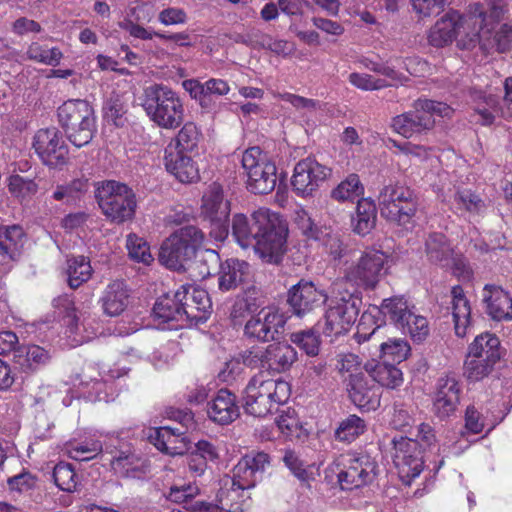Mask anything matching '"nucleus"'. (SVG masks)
<instances>
[{
    "instance_id": "f257e3e1",
    "label": "nucleus",
    "mask_w": 512,
    "mask_h": 512,
    "mask_svg": "<svg viewBox=\"0 0 512 512\" xmlns=\"http://www.w3.org/2000/svg\"><path fill=\"white\" fill-rule=\"evenodd\" d=\"M231 232L241 247H253L265 263L277 265L287 252L288 224L280 214L267 208H259L250 216L235 214Z\"/></svg>"
},
{
    "instance_id": "f03ea898",
    "label": "nucleus",
    "mask_w": 512,
    "mask_h": 512,
    "mask_svg": "<svg viewBox=\"0 0 512 512\" xmlns=\"http://www.w3.org/2000/svg\"><path fill=\"white\" fill-rule=\"evenodd\" d=\"M381 215L398 232H412L417 224L418 198L409 187L400 184L385 185L378 196Z\"/></svg>"
},
{
    "instance_id": "7ed1b4c3",
    "label": "nucleus",
    "mask_w": 512,
    "mask_h": 512,
    "mask_svg": "<svg viewBox=\"0 0 512 512\" xmlns=\"http://www.w3.org/2000/svg\"><path fill=\"white\" fill-rule=\"evenodd\" d=\"M290 397V385L284 380L265 379L263 373L253 376L243 394V408L255 417H264Z\"/></svg>"
},
{
    "instance_id": "20e7f679",
    "label": "nucleus",
    "mask_w": 512,
    "mask_h": 512,
    "mask_svg": "<svg viewBox=\"0 0 512 512\" xmlns=\"http://www.w3.org/2000/svg\"><path fill=\"white\" fill-rule=\"evenodd\" d=\"M468 26H472L468 39H460L458 47L472 49L480 44L484 49L496 48L499 52L510 49L512 44V26L501 24L489 27L487 15L480 3L469 6L468 16L464 19Z\"/></svg>"
},
{
    "instance_id": "39448f33",
    "label": "nucleus",
    "mask_w": 512,
    "mask_h": 512,
    "mask_svg": "<svg viewBox=\"0 0 512 512\" xmlns=\"http://www.w3.org/2000/svg\"><path fill=\"white\" fill-rule=\"evenodd\" d=\"M141 105L147 116L159 127L175 129L184 120V107L179 95L163 84H152L143 90Z\"/></svg>"
},
{
    "instance_id": "423d86ee",
    "label": "nucleus",
    "mask_w": 512,
    "mask_h": 512,
    "mask_svg": "<svg viewBox=\"0 0 512 512\" xmlns=\"http://www.w3.org/2000/svg\"><path fill=\"white\" fill-rule=\"evenodd\" d=\"M452 113L453 109L446 103L419 98L413 102L411 110L394 116L390 127L405 138H413L435 127V115L450 117Z\"/></svg>"
},
{
    "instance_id": "0eeeda50",
    "label": "nucleus",
    "mask_w": 512,
    "mask_h": 512,
    "mask_svg": "<svg viewBox=\"0 0 512 512\" xmlns=\"http://www.w3.org/2000/svg\"><path fill=\"white\" fill-rule=\"evenodd\" d=\"M57 116L67 139L76 147L88 145L96 132L93 106L85 99H69L58 107Z\"/></svg>"
},
{
    "instance_id": "6e6552de",
    "label": "nucleus",
    "mask_w": 512,
    "mask_h": 512,
    "mask_svg": "<svg viewBox=\"0 0 512 512\" xmlns=\"http://www.w3.org/2000/svg\"><path fill=\"white\" fill-rule=\"evenodd\" d=\"M204 238V233L196 226L180 227L161 245L159 261L173 270L190 269Z\"/></svg>"
},
{
    "instance_id": "1a4fd4ad",
    "label": "nucleus",
    "mask_w": 512,
    "mask_h": 512,
    "mask_svg": "<svg viewBox=\"0 0 512 512\" xmlns=\"http://www.w3.org/2000/svg\"><path fill=\"white\" fill-rule=\"evenodd\" d=\"M95 198L103 214L114 223L120 224L134 217L135 193L124 183L114 180L99 183Z\"/></svg>"
},
{
    "instance_id": "9d476101",
    "label": "nucleus",
    "mask_w": 512,
    "mask_h": 512,
    "mask_svg": "<svg viewBox=\"0 0 512 512\" xmlns=\"http://www.w3.org/2000/svg\"><path fill=\"white\" fill-rule=\"evenodd\" d=\"M247 176L246 187L254 194H268L277 184V167L259 147H250L242 155Z\"/></svg>"
},
{
    "instance_id": "9b49d317",
    "label": "nucleus",
    "mask_w": 512,
    "mask_h": 512,
    "mask_svg": "<svg viewBox=\"0 0 512 512\" xmlns=\"http://www.w3.org/2000/svg\"><path fill=\"white\" fill-rule=\"evenodd\" d=\"M360 304L361 299L354 293L332 298L324 315L323 335L331 341L345 335L358 317Z\"/></svg>"
},
{
    "instance_id": "f8f14e48",
    "label": "nucleus",
    "mask_w": 512,
    "mask_h": 512,
    "mask_svg": "<svg viewBox=\"0 0 512 512\" xmlns=\"http://www.w3.org/2000/svg\"><path fill=\"white\" fill-rule=\"evenodd\" d=\"M230 202L224 199L223 189L213 183L202 198L201 215L209 224V235L223 242L229 235Z\"/></svg>"
},
{
    "instance_id": "ddd939ff",
    "label": "nucleus",
    "mask_w": 512,
    "mask_h": 512,
    "mask_svg": "<svg viewBox=\"0 0 512 512\" xmlns=\"http://www.w3.org/2000/svg\"><path fill=\"white\" fill-rule=\"evenodd\" d=\"M377 464L368 455L350 457L332 463L326 472L337 475L338 483L343 490H352L371 483L376 476Z\"/></svg>"
},
{
    "instance_id": "4468645a",
    "label": "nucleus",
    "mask_w": 512,
    "mask_h": 512,
    "mask_svg": "<svg viewBox=\"0 0 512 512\" xmlns=\"http://www.w3.org/2000/svg\"><path fill=\"white\" fill-rule=\"evenodd\" d=\"M286 322L287 317L278 309L263 308L246 322L244 334L261 342L275 341L284 334Z\"/></svg>"
},
{
    "instance_id": "2eb2a0df",
    "label": "nucleus",
    "mask_w": 512,
    "mask_h": 512,
    "mask_svg": "<svg viewBox=\"0 0 512 512\" xmlns=\"http://www.w3.org/2000/svg\"><path fill=\"white\" fill-rule=\"evenodd\" d=\"M33 147L43 164L51 168H59L67 163L68 146L61 132L55 127L37 131Z\"/></svg>"
},
{
    "instance_id": "dca6fc26",
    "label": "nucleus",
    "mask_w": 512,
    "mask_h": 512,
    "mask_svg": "<svg viewBox=\"0 0 512 512\" xmlns=\"http://www.w3.org/2000/svg\"><path fill=\"white\" fill-rule=\"evenodd\" d=\"M343 383L352 403L361 409L376 410L380 406V388L369 373L359 371L344 376Z\"/></svg>"
},
{
    "instance_id": "f3484780",
    "label": "nucleus",
    "mask_w": 512,
    "mask_h": 512,
    "mask_svg": "<svg viewBox=\"0 0 512 512\" xmlns=\"http://www.w3.org/2000/svg\"><path fill=\"white\" fill-rule=\"evenodd\" d=\"M331 169L313 158L300 160L294 167L291 184L299 196H312L330 175Z\"/></svg>"
},
{
    "instance_id": "a211bd4d",
    "label": "nucleus",
    "mask_w": 512,
    "mask_h": 512,
    "mask_svg": "<svg viewBox=\"0 0 512 512\" xmlns=\"http://www.w3.org/2000/svg\"><path fill=\"white\" fill-rule=\"evenodd\" d=\"M328 300L324 290L318 289L311 281L301 279L287 292V304L292 314L304 317L317 308H320Z\"/></svg>"
},
{
    "instance_id": "6ab92c4d",
    "label": "nucleus",
    "mask_w": 512,
    "mask_h": 512,
    "mask_svg": "<svg viewBox=\"0 0 512 512\" xmlns=\"http://www.w3.org/2000/svg\"><path fill=\"white\" fill-rule=\"evenodd\" d=\"M468 16V12L464 16H459L457 11H450L431 28L428 40L434 47H444L451 43L454 39L457 43L460 39H468L471 34L472 26H468L464 19Z\"/></svg>"
},
{
    "instance_id": "aec40b11",
    "label": "nucleus",
    "mask_w": 512,
    "mask_h": 512,
    "mask_svg": "<svg viewBox=\"0 0 512 512\" xmlns=\"http://www.w3.org/2000/svg\"><path fill=\"white\" fill-rule=\"evenodd\" d=\"M386 256L380 251H370L362 255L358 263L348 269L346 278L359 286L373 289L385 274Z\"/></svg>"
},
{
    "instance_id": "412c9836",
    "label": "nucleus",
    "mask_w": 512,
    "mask_h": 512,
    "mask_svg": "<svg viewBox=\"0 0 512 512\" xmlns=\"http://www.w3.org/2000/svg\"><path fill=\"white\" fill-rule=\"evenodd\" d=\"M393 463L402 477L413 479L423 470V456L418 441L400 437L394 439Z\"/></svg>"
},
{
    "instance_id": "4be33fe9",
    "label": "nucleus",
    "mask_w": 512,
    "mask_h": 512,
    "mask_svg": "<svg viewBox=\"0 0 512 512\" xmlns=\"http://www.w3.org/2000/svg\"><path fill=\"white\" fill-rule=\"evenodd\" d=\"M180 292H185L182 301V325L197 326L207 321L211 314L212 303L207 291L193 286H182Z\"/></svg>"
},
{
    "instance_id": "5701e85b",
    "label": "nucleus",
    "mask_w": 512,
    "mask_h": 512,
    "mask_svg": "<svg viewBox=\"0 0 512 512\" xmlns=\"http://www.w3.org/2000/svg\"><path fill=\"white\" fill-rule=\"evenodd\" d=\"M460 384L454 376H445L438 380L433 399V411L439 419L452 416L460 402Z\"/></svg>"
},
{
    "instance_id": "b1692460",
    "label": "nucleus",
    "mask_w": 512,
    "mask_h": 512,
    "mask_svg": "<svg viewBox=\"0 0 512 512\" xmlns=\"http://www.w3.org/2000/svg\"><path fill=\"white\" fill-rule=\"evenodd\" d=\"M270 456L263 452H251L243 456L233 469L237 482L244 487H255L266 467Z\"/></svg>"
},
{
    "instance_id": "393cba45",
    "label": "nucleus",
    "mask_w": 512,
    "mask_h": 512,
    "mask_svg": "<svg viewBox=\"0 0 512 512\" xmlns=\"http://www.w3.org/2000/svg\"><path fill=\"white\" fill-rule=\"evenodd\" d=\"M185 432L174 427H160L150 433V442L161 452L176 456L183 455L191 448V442Z\"/></svg>"
},
{
    "instance_id": "a878e982",
    "label": "nucleus",
    "mask_w": 512,
    "mask_h": 512,
    "mask_svg": "<svg viewBox=\"0 0 512 512\" xmlns=\"http://www.w3.org/2000/svg\"><path fill=\"white\" fill-rule=\"evenodd\" d=\"M185 292L177 290L173 296L165 294L159 297L152 310L153 317L159 324H168L170 329L183 327L182 325V301Z\"/></svg>"
},
{
    "instance_id": "bb28decb",
    "label": "nucleus",
    "mask_w": 512,
    "mask_h": 512,
    "mask_svg": "<svg viewBox=\"0 0 512 512\" xmlns=\"http://www.w3.org/2000/svg\"><path fill=\"white\" fill-rule=\"evenodd\" d=\"M250 266L246 261L229 258L220 264L217 277L218 289L221 292H229L242 286L249 277Z\"/></svg>"
},
{
    "instance_id": "cd10ccee",
    "label": "nucleus",
    "mask_w": 512,
    "mask_h": 512,
    "mask_svg": "<svg viewBox=\"0 0 512 512\" xmlns=\"http://www.w3.org/2000/svg\"><path fill=\"white\" fill-rule=\"evenodd\" d=\"M207 414L215 423L221 425L232 423L240 415L236 396L228 389H220L208 403Z\"/></svg>"
},
{
    "instance_id": "c85d7f7f",
    "label": "nucleus",
    "mask_w": 512,
    "mask_h": 512,
    "mask_svg": "<svg viewBox=\"0 0 512 512\" xmlns=\"http://www.w3.org/2000/svg\"><path fill=\"white\" fill-rule=\"evenodd\" d=\"M165 167L181 183H193L199 180V169L184 152L168 147L165 150Z\"/></svg>"
},
{
    "instance_id": "c756f323",
    "label": "nucleus",
    "mask_w": 512,
    "mask_h": 512,
    "mask_svg": "<svg viewBox=\"0 0 512 512\" xmlns=\"http://www.w3.org/2000/svg\"><path fill=\"white\" fill-rule=\"evenodd\" d=\"M483 301L486 312L492 319L501 321L512 318V298L501 287L487 284L484 287Z\"/></svg>"
},
{
    "instance_id": "7c9ffc66",
    "label": "nucleus",
    "mask_w": 512,
    "mask_h": 512,
    "mask_svg": "<svg viewBox=\"0 0 512 512\" xmlns=\"http://www.w3.org/2000/svg\"><path fill=\"white\" fill-rule=\"evenodd\" d=\"M266 371L282 373L288 371L297 361L295 348L286 342H276L265 347Z\"/></svg>"
},
{
    "instance_id": "2f4dec72",
    "label": "nucleus",
    "mask_w": 512,
    "mask_h": 512,
    "mask_svg": "<svg viewBox=\"0 0 512 512\" xmlns=\"http://www.w3.org/2000/svg\"><path fill=\"white\" fill-rule=\"evenodd\" d=\"M52 359L50 350L38 345L19 346L15 350L13 361L25 373H33L47 365Z\"/></svg>"
},
{
    "instance_id": "473e14b6",
    "label": "nucleus",
    "mask_w": 512,
    "mask_h": 512,
    "mask_svg": "<svg viewBox=\"0 0 512 512\" xmlns=\"http://www.w3.org/2000/svg\"><path fill=\"white\" fill-rule=\"evenodd\" d=\"M104 314L110 317L120 315L128 306L129 291L123 281L111 282L100 298Z\"/></svg>"
},
{
    "instance_id": "72a5a7b5",
    "label": "nucleus",
    "mask_w": 512,
    "mask_h": 512,
    "mask_svg": "<svg viewBox=\"0 0 512 512\" xmlns=\"http://www.w3.org/2000/svg\"><path fill=\"white\" fill-rule=\"evenodd\" d=\"M451 296V308L455 334L458 337H464L471 324L470 303L465 297L463 288L460 285H456L452 288Z\"/></svg>"
},
{
    "instance_id": "f704fd0d",
    "label": "nucleus",
    "mask_w": 512,
    "mask_h": 512,
    "mask_svg": "<svg viewBox=\"0 0 512 512\" xmlns=\"http://www.w3.org/2000/svg\"><path fill=\"white\" fill-rule=\"evenodd\" d=\"M470 357L484 358L486 361L497 363L502 357L499 338L489 332L478 335L468 347V358Z\"/></svg>"
},
{
    "instance_id": "c9c22d12",
    "label": "nucleus",
    "mask_w": 512,
    "mask_h": 512,
    "mask_svg": "<svg viewBox=\"0 0 512 512\" xmlns=\"http://www.w3.org/2000/svg\"><path fill=\"white\" fill-rule=\"evenodd\" d=\"M425 254L431 263L445 267L451 263L453 249L444 234L432 232L425 240Z\"/></svg>"
},
{
    "instance_id": "e433bc0d",
    "label": "nucleus",
    "mask_w": 512,
    "mask_h": 512,
    "mask_svg": "<svg viewBox=\"0 0 512 512\" xmlns=\"http://www.w3.org/2000/svg\"><path fill=\"white\" fill-rule=\"evenodd\" d=\"M251 488L240 485L233 473V477L224 482V487H221L217 494L220 508L229 512H242V502L245 499L244 491Z\"/></svg>"
},
{
    "instance_id": "4c0bfd02",
    "label": "nucleus",
    "mask_w": 512,
    "mask_h": 512,
    "mask_svg": "<svg viewBox=\"0 0 512 512\" xmlns=\"http://www.w3.org/2000/svg\"><path fill=\"white\" fill-rule=\"evenodd\" d=\"M413 308L404 297L394 296L384 299L377 310L379 314L389 319L397 328L403 326V321L414 318Z\"/></svg>"
},
{
    "instance_id": "58836bf2",
    "label": "nucleus",
    "mask_w": 512,
    "mask_h": 512,
    "mask_svg": "<svg viewBox=\"0 0 512 512\" xmlns=\"http://www.w3.org/2000/svg\"><path fill=\"white\" fill-rule=\"evenodd\" d=\"M25 233L21 226L10 225L0 228V255L9 260H16L24 245Z\"/></svg>"
},
{
    "instance_id": "ea45409f",
    "label": "nucleus",
    "mask_w": 512,
    "mask_h": 512,
    "mask_svg": "<svg viewBox=\"0 0 512 512\" xmlns=\"http://www.w3.org/2000/svg\"><path fill=\"white\" fill-rule=\"evenodd\" d=\"M377 208L375 203L362 198L356 206L355 216L352 217L353 231L360 236L369 234L376 226Z\"/></svg>"
},
{
    "instance_id": "a19ab883",
    "label": "nucleus",
    "mask_w": 512,
    "mask_h": 512,
    "mask_svg": "<svg viewBox=\"0 0 512 512\" xmlns=\"http://www.w3.org/2000/svg\"><path fill=\"white\" fill-rule=\"evenodd\" d=\"M366 372L369 373L374 383L382 387L395 389L403 382L402 372L394 364L382 362L374 366L366 365Z\"/></svg>"
},
{
    "instance_id": "79ce46f5",
    "label": "nucleus",
    "mask_w": 512,
    "mask_h": 512,
    "mask_svg": "<svg viewBox=\"0 0 512 512\" xmlns=\"http://www.w3.org/2000/svg\"><path fill=\"white\" fill-rule=\"evenodd\" d=\"M230 92L229 84L223 79L211 78L204 82L205 97L202 101V109L207 113H215L221 107L218 99Z\"/></svg>"
},
{
    "instance_id": "37998d69",
    "label": "nucleus",
    "mask_w": 512,
    "mask_h": 512,
    "mask_svg": "<svg viewBox=\"0 0 512 512\" xmlns=\"http://www.w3.org/2000/svg\"><path fill=\"white\" fill-rule=\"evenodd\" d=\"M67 264L68 285L72 289L80 287L91 278L93 270L87 257L83 255L72 257L68 259Z\"/></svg>"
},
{
    "instance_id": "c03bdc74",
    "label": "nucleus",
    "mask_w": 512,
    "mask_h": 512,
    "mask_svg": "<svg viewBox=\"0 0 512 512\" xmlns=\"http://www.w3.org/2000/svg\"><path fill=\"white\" fill-rule=\"evenodd\" d=\"M111 445L102 444L99 440H89L82 443L71 444L68 448L69 457L76 461H89L100 454L104 449L112 454Z\"/></svg>"
},
{
    "instance_id": "a18cd8bd",
    "label": "nucleus",
    "mask_w": 512,
    "mask_h": 512,
    "mask_svg": "<svg viewBox=\"0 0 512 512\" xmlns=\"http://www.w3.org/2000/svg\"><path fill=\"white\" fill-rule=\"evenodd\" d=\"M104 118L116 127H123L127 122V105L123 96L112 93L103 106Z\"/></svg>"
},
{
    "instance_id": "49530a36",
    "label": "nucleus",
    "mask_w": 512,
    "mask_h": 512,
    "mask_svg": "<svg viewBox=\"0 0 512 512\" xmlns=\"http://www.w3.org/2000/svg\"><path fill=\"white\" fill-rule=\"evenodd\" d=\"M410 353L407 341L400 338H389L380 344V356L384 362L401 363Z\"/></svg>"
},
{
    "instance_id": "de8ad7c7",
    "label": "nucleus",
    "mask_w": 512,
    "mask_h": 512,
    "mask_svg": "<svg viewBox=\"0 0 512 512\" xmlns=\"http://www.w3.org/2000/svg\"><path fill=\"white\" fill-rule=\"evenodd\" d=\"M290 341L310 357L319 354L321 339L318 331L314 328L293 332Z\"/></svg>"
},
{
    "instance_id": "09e8293b",
    "label": "nucleus",
    "mask_w": 512,
    "mask_h": 512,
    "mask_svg": "<svg viewBox=\"0 0 512 512\" xmlns=\"http://www.w3.org/2000/svg\"><path fill=\"white\" fill-rule=\"evenodd\" d=\"M52 479L54 484L64 492H74L77 487V474L74 467L65 462H59L53 468Z\"/></svg>"
},
{
    "instance_id": "8fccbe9b",
    "label": "nucleus",
    "mask_w": 512,
    "mask_h": 512,
    "mask_svg": "<svg viewBox=\"0 0 512 512\" xmlns=\"http://www.w3.org/2000/svg\"><path fill=\"white\" fill-rule=\"evenodd\" d=\"M364 188L359 176L350 174L331 191V198L337 201H348L363 194Z\"/></svg>"
},
{
    "instance_id": "3c124183",
    "label": "nucleus",
    "mask_w": 512,
    "mask_h": 512,
    "mask_svg": "<svg viewBox=\"0 0 512 512\" xmlns=\"http://www.w3.org/2000/svg\"><path fill=\"white\" fill-rule=\"evenodd\" d=\"M222 263L220 255L213 249H204L202 251H197V255L192 260L191 268H195L199 270V276L201 278H206L212 275V272L219 268Z\"/></svg>"
},
{
    "instance_id": "603ef678",
    "label": "nucleus",
    "mask_w": 512,
    "mask_h": 512,
    "mask_svg": "<svg viewBox=\"0 0 512 512\" xmlns=\"http://www.w3.org/2000/svg\"><path fill=\"white\" fill-rule=\"evenodd\" d=\"M496 362L484 358L470 357L464 362V376L471 382H477L487 377L494 369Z\"/></svg>"
},
{
    "instance_id": "864d4df0",
    "label": "nucleus",
    "mask_w": 512,
    "mask_h": 512,
    "mask_svg": "<svg viewBox=\"0 0 512 512\" xmlns=\"http://www.w3.org/2000/svg\"><path fill=\"white\" fill-rule=\"evenodd\" d=\"M240 361L245 366L251 369H262L266 371L265 348L256 347L249 350H245L239 355V360H231L226 363V366L228 369H230V372H232L235 366L238 365Z\"/></svg>"
},
{
    "instance_id": "5fc2aeb1",
    "label": "nucleus",
    "mask_w": 512,
    "mask_h": 512,
    "mask_svg": "<svg viewBox=\"0 0 512 512\" xmlns=\"http://www.w3.org/2000/svg\"><path fill=\"white\" fill-rule=\"evenodd\" d=\"M26 55L30 60L49 66H57L63 57L62 52L58 48L48 49L36 42L28 47Z\"/></svg>"
},
{
    "instance_id": "6e6d98bb",
    "label": "nucleus",
    "mask_w": 512,
    "mask_h": 512,
    "mask_svg": "<svg viewBox=\"0 0 512 512\" xmlns=\"http://www.w3.org/2000/svg\"><path fill=\"white\" fill-rule=\"evenodd\" d=\"M201 133L193 122H186L176 137V151L189 152L197 148Z\"/></svg>"
},
{
    "instance_id": "4d7b16f0",
    "label": "nucleus",
    "mask_w": 512,
    "mask_h": 512,
    "mask_svg": "<svg viewBox=\"0 0 512 512\" xmlns=\"http://www.w3.org/2000/svg\"><path fill=\"white\" fill-rule=\"evenodd\" d=\"M365 427L364 420L357 415H350L340 423L335 436L338 440L351 442L364 433Z\"/></svg>"
},
{
    "instance_id": "13d9d810",
    "label": "nucleus",
    "mask_w": 512,
    "mask_h": 512,
    "mask_svg": "<svg viewBox=\"0 0 512 512\" xmlns=\"http://www.w3.org/2000/svg\"><path fill=\"white\" fill-rule=\"evenodd\" d=\"M128 255L131 259L149 265L153 261L147 242L135 234H129L126 240Z\"/></svg>"
},
{
    "instance_id": "bf43d9fd",
    "label": "nucleus",
    "mask_w": 512,
    "mask_h": 512,
    "mask_svg": "<svg viewBox=\"0 0 512 512\" xmlns=\"http://www.w3.org/2000/svg\"><path fill=\"white\" fill-rule=\"evenodd\" d=\"M453 203L457 209L470 213L479 212L484 208V202L479 195L470 189H457L453 196Z\"/></svg>"
},
{
    "instance_id": "052dcab7",
    "label": "nucleus",
    "mask_w": 512,
    "mask_h": 512,
    "mask_svg": "<svg viewBox=\"0 0 512 512\" xmlns=\"http://www.w3.org/2000/svg\"><path fill=\"white\" fill-rule=\"evenodd\" d=\"M413 319L403 321V326H398L404 334L410 335L415 342H422L429 334L428 321L425 317L417 315L413 311Z\"/></svg>"
},
{
    "instance_id": "680f3d73",
    "label": "nucleus",
    "mask_w": 512,
    "mask_h": 512,
    "mask_svg": "<svg viewBox=\"0 0 512 512\" xmlns=\"http://www.w3.org/2000/svg\"><path fill=\"white\" fill-rule=\"evenodd\" d=\"M283 461L293 475L301 482L309 483L314 479L312 467L306 466L294 451L287 450L284 454Z\"/></svg>"
},
{
    "instance_id": "e2e57ef3",
    "label": "nucleus",
    "mask_w": 512,
    "mask_h": 512,
    "mask_svg": "<svg viewBox=\"0 0 512 512\" xmlns=\"http://www.w3.org/2000/svg\"><path fill=\"white\" fill-rule=\"evenodd\" d=\"M138 457L132 453L119 451L110 459L111 467L123 476H132L138 469Z\"/></svg>"
},
{
    "instance_id": "0e129e2a",
    "label": "nucleus",
    "mask_w": 512,
    "mask_h": 512,
    "mask_svg": "<svg viewBox=\"0 0 512 512\" xmlns=\"http://www.w3.org/2000/svg\"><path fill=\"white\" fill-rule=\"evenodd\" d=\"M9 191L18 198H28L35 195L38 185L32 179L20 175H12L9 178Z\"/></svg>"
},
{
    "instance_id": "69168bd1",
    "label": "nucleus",
    "mask_w": 512,
    "mask_h": 512,
    "mask_svg": "<svg viewBox=\"0 0 512 512\" xmlns=\"http://www.w3.org/2000/svg\"><path fill=\"white\" fill-rule=\"evenodd\" d=\"M38 478L29 471L8 478L7 485L10 492L23 494L37 488Z\"/></svg>"
},
{
    "instance_id": "338daca9",
    "label": "nucleus",
    "mask_w": 512,
    "mask_h": 512,
    "mask_svg": "<svg viewBox=\"0 0 512 512\" xmlns=\"http://www.w3.org/2000/svg\"><path fill=\"white\" fill-rule=\"evenodd\" d=\"M450 3L451 0H411L413 10L420 18L437 16Z\"/></svg>"
},
{
    "instance_id": "774afa93",
    "label": "nucleus",
    "mask_w": 512,
    "mask_h": 512,
    "mask_svg": "<svg viewBox=\"0 0 512 512\" xmlns=\"http://www.w3.org/2000/svg\"><path fill=\"white\" fill-rule=\"evenodd\" d=\"M349 81L355 87L365 91L380 90L391 86V84L384 79L374 78L364 73H351L349 75Z\"/></svg>"
}]
</instances>
